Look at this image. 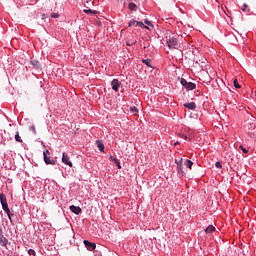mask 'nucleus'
Here are the masks:
<instances>
[{"mask_svg": "<svg viewBox=\"0 0 256 256\" xmlns=\"http://www.w3.org/2000/svg\"><path fill=\"white\" fill-rule=\"evenodd\" d=\"M96 145H97L99 151H101L102 153L105 151V145L103 144V142L101 140H97Z\"/></svg>", "mask_w": 256, "mask_h": 256, "instance_id": "obj_13", "label": "nucleus"}, {"mask_svg": "<svg viewBox=\"0 0 256 256\" xmlns=\"http://www.w3.org/2000/svg\"><path fill=\"white\" fill-rule=\"evenodd\" d=\"M184 139H187V136H184Z\"/></svg>", "mask_w": 256, "mask_h": 256, "instance_id": "obj_35", "label": "nucleus"}, {"mask_svg": "<svg viewBox=\"0 0 256 256\" xmlns=\"http://www.w3.org/2000/svg\"><path fill=\"white\" fill-rule=\"evenodd\" d=\"M243 7L244 8H242V11H246L248 6H247V4H244Z\"/></svg>", "mask_w": 256, "mask_h": 256, "instance_id": "obj_31", "label": "nucleus"}, {"mask_svg": "<svg viewBox=\"0 0 256 256\" xmlns=\"http://www.w3.org/2000/svg\"><path fill=\"white\" fill-rule=\"evenodd\" d=\"M129 27H141V29H149V27L145 26V24H143V22H139V21H135V20H131L128 23Z\"/></svg>", "mask_w": 256, "mask_h": 256, "instance_id": "obj_5", "label": "nucleus"}, {"mask_svg": "<svg viewBox=\"0 0 256 256\" xmlns=\"http://www.w3.org/2000/svg\"><path fill=\"white\" fill-rule=\"evenodd\" d=\"M0 244L2 245V247H5V245H7V238L1 236L0 237Z\"/></svg>", "mask_w": 256, "mask_h": 256, "instance_id": "obj_17", "label": "nucleus"}, {"mask_svg": "<svg viewBox=\"0 0 256 256\" xmlns=\"http://www.w3.org/2000/svg\"><path fill=\"white\" fill-rule=\"evenodd\" d=\"M180 83L184 89H187V91H193V89L197 88V85L195 83L188 82L187 80H185V78H181Z\"/></svg>", "mask_w": 256, "mask_h": 256, "instance_id": "obj_2", "label": "nucleus"}, {"mask_svg": "<svg viewBox=\"0 0 256 256\" xmlns=\"http://www.w3.org/2000/svg\"><path fill=\"white\" fill-rule=\"evenodd\" d=\"M11 210L9 211V214H7L8 218L10 219V221L12 222L13 220L11 219Z\"/></svg>", "mask_w": 256, "mask_h": 256, "instance_id": "obj_30", "label": "nucleus"}, {"mask_svg": "<svg viewBox=\"0 0 256 256\" xmlns=\"http://www.w3.org/2000/svg\"><path fill=\"white\" fill-rule=\"evenodd\" d=\"M215 167H216L217 169H221V167H223V166L221 165V162H216V163H215Z\"/></svg>", "mask_w": 256, "mask_h": 256, "instance_id": "obj_29", "label": "nucleus"}, {"mask_svg": "<svg viewBox=\"0 0 256 256\" xmlns=\"http://www.w3.org/2000/svg\"><path fill=\"white\" fill-rule=\"evenodd\" d=\"M184 107H186V109H190L191 111H195V109H197V104H195V102L185 103Z\"/></svg>", "mask_w": 256, "mask_h": 256, "instance_id": "obj_10", "label": "nucleus"}, {"mask_svg": "<svg viewBox=\"0 0 256 256\" xmlns=\"http://www.w3.org/2000/svg\"><path fill=\"white\" fill-rule=\"evenodd\" d=\"M30 131H32V133H33L34 135H37V130L35 129V126H34V125H32V126L30 127Z\"/></svg>", "mask_w": 256, "mask_h": 256, "instance_id": "obj_25", "label": "nucleus"}, {"mask_svg": "<svg viewBox=\"0 0 256 256\" xmlns=\"http://www.w3.org/2000/svg\"><path fill=\"white\" fill-rule=\"evenodd\" d=\"M0 202L2 205L3 211H5V213H7V215H9V212L11 210L9 209V205L7 204V197L5 196V194H0Z\"/></svg>", "mask_w": 256, "mask_h": 256, "instance_id": "obj_3", "label": "nucleus"}, {"mask_svg": "<svg viewBox=\"0 0 256 256\" xmlns=\"http://www.w3.org/2000/svg\"><path fill=\"white\" fill-rule=\"evenodd\" d=\"M184 165L188 169H191V167H193V161L187 159V160L184 161Z\"/></svg>", "mask_w": 256, "mask_h": 256, "instance_id": "obj_14", "label": "nucleus"}, {"mask_svg": "<svg viewBox=\"0 0 256 256\" xmlns=\"http://www.w3.org/2000/svg\"><path fill=\"white\" fill-rule=\"evenodd\" d=\"M233 83H234V87H235L236 89H241V85H239V81H237V79H235V80L233 81Z\"/></svg>", "mask_w": 256, "mask_h": 256, "instance_id": "obj_21", "label": "nucleus"}, {"mask_svg": "<svg viewBox=\"0 0 256 256\" xmlns=\"http://www.w3.org/2000/svg\"><path fill=\"white\" fill-rule=\"evenodd\" d=\"M142 63H144V65H147V67H153L152 65H151V59H145V60H142Z\"/></svg>", "mask_w": 256, "mask_h": 256, "instance_id": "obj_20", "label": "nucleus"}, {"mask_svg": "<svg viewBox=\"0 0 256 256\" xmlns=\"http://www.w3.org/2000/svg\"><path fill=\"white\" fill-rule=\"evenodd\" d=\"M28 255L35 256V250L29 249V250H28Z\"/></svg>", "mask_w": 256, "mask_h": 256, "instance_id": "obj_28", "label": "nucleus"}, {"mask_svg": "<svg viewBox=\"0 0 256 256\" xmlns=\"http://www.w3.org/2000/svg\"><path fill=\"white\" fill-rule=\"evenodd\" d=\"M70 211H72V213H75V215H79L82 212L81 207L75 205L70 206Z\"/></svg>", "mask_w": 256, "mask_h": 256, "instance_id": "obj_9", "label": "nucleus"}, {"mask_svg": "<svg viewBox=\"0 0 256 256\" xmlns=\"http://www.w3.org/2000/svg\"><path fill=\"white\" fill-rule=\"evenodd\" d=\"M51 153L49 152V150H45L43 152V157H44V162L46 163V165H55V160H51Z\"/></svg>", "mask_w": 256, "mask_h": 256, "instance_id": "obj_4", "label": "nucleus"}, {"mask_svg": "<svg viewBox=\"0 0 256 256\" xmlns=\"http://www.w3.org/2000/svg\"><path fill=\"white\" fill-rule=\"evenodd\" d=\"M114 163L116 164L118 169H121V163H119V160H117V158H114Z\"/></svg>", "mask_w": 256, "mask_h": 256, "instance_id": "obj_24", "label": "nucleus"}, {"mask_svg": "<svg viewBox=\"0 0 256 256\" xmlns=\"http://www.w3.org/2000/svg\"><path fill=\"white\" fill-rule=\"evenodd\" d=\"M177 145H179V142L174 143V147H177Z\"/></svg>", "mask_w": 256, "mask_h": 256, "instance_id": "obj_33", "label": "nucleus"}, {"mask_svg": "<svg viewBox=\"0 0 256 256\" xmlns=\"http://www.w3.org/2000/svg\"><path fill=\"white\" fill-rule=\"evenodd\" d=\"M239 149H241V151L245 154L249 153V150H247L245 147H243V145L239 146Z\"/></svg>", "mask_w": 256, "mask_h": 256, "instance_id": "obj_23", "label": "nucleus"}, {"mask_svg": "<svg viewBox=\"0 0 256 256\" xmlns=\"http://www.w3.org/2000/svg\"><path fill=\"white\" fill-rule=\"evenodd\" d=\"M130 111H131V113H133L134 115H137V113H138V109H137V107H131L130 108Z\"/></svg>", "mask_w": 256, "mask_h": 256, "instance_id": "obj_22", "label": "nucleus"}, {"mask_svg": "<svg viewBox=\"0 0 256 256\" xmlns=\"http://www.w3.org/2000/svg\"><path fill=\"white\" fill-rule=\"evenodd\" d=\"M128 7L130 11H137V4L135 3H130Z\"/></svg>", "mask_w": 256, "mask_h": 256, "instance_id": "obj_18", "label": "nucleus"}, {"mask_svg": "<svg viewBox=\"0 0 256 256\" xmlns=\"http://www.w3.org/2000/svg\"><path fill=\"white\" fill-rule=\"evenodd\" d=\"M84 13H86V14H91V15H97V11H95V10H91V9H85L84 10Z\"/></svg>", "mask_w": 256, "mask_h": 256, "instance_id": "obj_19", "label": "nucleus"}, {"mask_svg": "<svg viewBox=\"0 0 256 256\" xmlns=\"http://www.w3.org/2000/svg\"><path fill=\"white\" fill-rule=\"evenodd\" d=\"M145 25H148L149 27H153V23H151V21L149 20H145Z\"/></svg>", "mask_w": 256, "mask_h": 256, "instance_id": "obj_27", "label": "nucleus"}, {"mask_svg": "<svg viewBox=\"0 0 256 256\" xmlns=\"http://www.w3.org/2000/svg\"><path fill=\"white\" fill-rule=\"evenodd\" d=\"M30 65H32L33 69H41V63L38 60H31Z\"/></svg>", "mask_w": 256, "mask_h": 256, "instance_id": "obj_12", "label": "nucleus"}, {"mask_svg": "<svg viewBox=\"0 0 256 256\" xmlns=\"http://www.w3.org/2000/svg\"><path fill=\"white\" fill-rule=\"evenodd\" d=\"M84 245L88 249V251H95V247H97L95 243L89 242V240H84Z\"/></svg>", "mask_w": 256, "mask_h": 256, "instance_id": "obj_8", "label": "nucleus"}, {"mask_svg": "<svg viewBox=\"0 0 256 256\" xmlns=\"http://www.w3.org/2000/svg\"><path fill=\"white\" fill-rule=\"evenodd\" d=\"M183 163V159L180 160V164ZM179 171H181V165L178 167Z\"/></svg>", "mask_w": 256, "mask_h": 256, "instance_id": "obj_32", "label": "nucleus"}, {"mask_svg": "<svg viewBox=\"0 0 256 256\" xmlns=\"http://www.w3.org/2000/svg\"><path fill=\"white\" fill-rule=\"evenodd\" d=\"M51 17H52L53 19H59V13H52V14H51Z\"/></svg>", "mask_w": 256, "mask_h": 256, "instance_id": "obj_26", "label": "nucleus"}, {"mask_svg": "<svg viewBox=\"0 0 256 256\" xmlns=\"http://www.w3.org/2000/svg\"><path fill=\"white\" fill-rule=\"evenodd\" d=\"M62 163L68 165V167H73V163L71 162V158L66 153L62 154Z\"/></svg>", "mask_w": 256, "mask_h": 256, "instance_id": "obj_6", "label": "nucleus"}, {"mask_svg": "<svg viewBox=\"0 0 256 256\" xmlns=\"http://www.w3.org/2000/svg\"><path fill=\"white\" fill-rule=\"evenodd\" d=\"M213 231H215V227L213 225H209L206 229H205V233H213Z\"/></svg>", "mask_w": 256, "mask_h": 256, "instance_id": "obj_15", "label": "nucleus"}, {"mask_svg": "<svg viewBox=\"0 0 256 256\" xmlns=\"http://www.w3.org/2000/svg\"><path fill=\"white\" fill-rule=\"evenodd\" d=\"M166 45L169 49H179V40L176 35L174 34H166Z\"/></svg>", "mask_w": 256, "mask_h": 256, "instance_id": "obj_1", "label": "nucleus"}, {"mask_svg": "<svg viewBox=\"0 0 256 256\" xmlns=\"http://www.w3.org/2000/svg\"><path fill=\"white\" fill-rule=\"evenodd\" d=\"M244 127L245 129H248V131H253V129H255V123L247 121L245 122Z\"/></svg>", "mask_w": 256, "mask_h": 256, "instance_id": "obj_11", "label": "nucleus"}, {"mask_svg": "<svg viewBox=\"0 0 256 256\" xmlns=\"http://www.w3.org/2000/svg\"><path fill=\"white\" fill-rule=\"evenodd\" d=\"M110 159H111L112 161H115V158H114L113 156H111Z\"/></svg>", "mask_w": 256, "mask_h": 256, "instance_id": "obj_34", "label": "nucleus"}, {"mask_svg": "<svg viewBox=\"0 0 256 256\" xmlns=\"http://www.w3.org/2000/svg\"><path fill=\"white\" fill-rule=\"evenodd\" d=\"M15 141H17V143H23V139H21L19 132H16L15 134Z\"/></svg>", "mask_w": 256, "mask_h": 256, "instance_id": "obj_16", "label": "nucleus"}, {"mask_svg": "<svg viewBox=\"0 0 256 256\" xmlns=\"http://www.w3.org/2000/svg\"><path fill=\"white\" fill-rule=\"evenodd\" d=\"M111 86L113 91H119V87H121V82H119V79H113L111 82Z\"/></svg>", "mask_w": 256, "mask_h": 256, "instance_id": "obj_7", "label": "nucleus"}]
</instances>
